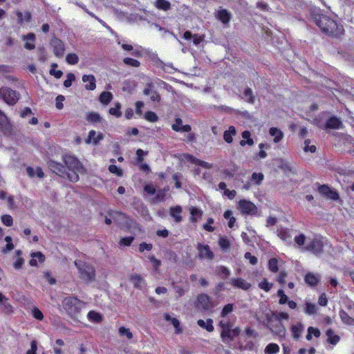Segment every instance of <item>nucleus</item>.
<instances>
[{"instance_id":"obj_1","label":"nucleus","mask_w":354,"mask_h":354,"mask_svg":"<svg viewBox=\"0 0 354 354\" xmlns=\"http://www.w3.org/2000/svg\"><path fill=\"white\" fill-rule=\"evenodd\" d=\"M316 24L322 32L334 37H338L343 33L342 26L338 25L333 19L326 15H321L315 17Z\"/></svg>"},{"instance_id":"obj_2","label":"nucleus","mask_w":354,"mask_h":354,"mask_svg":"<svg viewBox=\"0 0 354 354\" xmlns=\"http://www.w3.org/2000/svg\"><path fill=\"white\" fill-rule=\"evenodd\" d=\"M64 162L66 165V177L72 182H77L79 180V174L82 173L84 168L80 160L72 155H66L64 157Z\"/></svg>"},{"instance_id":"obj_3","label":"nucleus","mask_w":354,"mask_h":354,"mask_svg":"<svg viewBox=\"0 0 354 354\" xmlns=\"http://www.w3.org/2000/svg\"><path fill=\"white\" fill-rule=\"evenodd\" d=\"M75 265L79 269L81 278L86 282H91L95 279V270L93 266L81 261H75Z\"/></svg>"},{"instance_id":"obj_4","label":"nucleus","mask_w":354,"mask_h":354,"mask_svg":"<svg viewBox=\"0 0 354 354\" xmlns=\"http://www.w3.org/2000/svg\"><path fill=\"white\" fill-rule=\"evenodd\" d=\"M0 98L6 104L13 105L19 100V95L15 91L3 86L0 88Z\"/></svg>"},{"instance_id":"obj_5","label":"nucleus","mask_w":354,"mask_h":354,"mask_svg":"<svg viewBox=\"0 0 354 354\" xmlns=\"http://www.w3.org/2000/svg\"><path fill=\"white\" fill-rule=\"evenodd\" d=\"M64 306L68 313L73 315L84 306V303L75 297H68L64 299Z\"/></svg>"},{"instance_id":"obj_6","label":"nucleus","mask_w":354,"mask_h":354,"mask_svg":"<svg viewBox=\"0 0 354 354\" xmlns=\"http://www.w3.org/2000/svg\"><path fill=\"white\" fill-rule=\"evenodd\" d=\"M196 249L198 250L197 257L199 259L212 261L214 258V254L208 245L198 243Z\"/></svg>"},{"instance_id":"obj_7","label":"nucleus","mask_w":354,"mask_h":354,"mask_svg":"<svg viewBox=\"0 0 354 354\" xmlns=\"http://www.w3.org/2000/svg\"><path fill=\"white\" fill-rule=\"evenodd\" d=\"M324 242L320 239H315L308 243L307 246L304 248L306 251H310L315 255H319L323 251Z\"/></svg>"},{"instance_id":"obj_8","label":"nucleus","mask_w":354,"mask_h":354,"mask_svg":"<svg viewBox=\"0 0 354 354\" xmlns=\"http://www.w3.org/2000/svg\"><path fill=\"white\" fill-rule=\"evenodd\" d=\"M239 209L243 214H253L256 212V206L247 200H241L239 202Z\"/></svg>"},{"instance_id":"obj_9","label":"nucleus","mask_w":354,"mask_h":354,"mask_svg":"<svg viewBox=\"0 0 354 354\" xmlns=\"http://www.w3.org/2000/svg\"><path fill=\"white\" fill-rule=\"evenodd\" d=\"M266 325L270 330L279 337H284L286 335V328L281 322L266 321Z\"/></svg>"},{"instance_id":"obj_10","label":"nucleus","mask_w":354,"mask_h":354,"mask_svg":"<svg viewBox=\"0 0 354 354\" xmlns=\"http://www.w3.org/2000/svg\"><path fill=\"white\" fill-rule=\"evenodd\" d=\"M214 17L217 20L221 21L223 25L227 26L232 19V14L226 9H220L214 13Z\"/></svg>"},{"instance_id":"obj_11","label":"nucleus","mask_w":354,"mask_h":354,"mask_svg":"<svg viewBox=\"0 0 354 354\" xmlns=\"http://www.w3.org/2000/svg\"><path fill=\"white\" fill-rule=\"evenodd\" d=\"M50 45L53 48V52L55 56L61 57L65 52L64 44L58 38H53L50 41Z\"/></svg>"},{"instance_id":"obj_12","label":"nucleus","mask_w":354,"mask_h":354,"mask_svg":"<svg viewBox=\"0 0 354 354\" xmlns=\"http://www.w3.org/2000/svg\"><path fill=\"white\" fill-rule=\"evenodd\" d=\"M319 193L327 198L336 201L339 198V194L327 185H321L318 188Z\"/></svg>"},{"instance_id":"obj_13","label":"nucleus","mask_w":354,"mask_h":354,"mask_svg":"<svg viewBox=\"0 0 354 354\" xmlns=\"http://www.w3.org/2000/svg\"><path fill=\"white\" fill-rule=\"evenodd\" d=\"M48 167L53 172L64 178H67L66 167L60 163L50 160L48 162Z\"/></svg>"},{"instance_id":"obj_14","label":"nucleus","mask_w":354,"mask_h":354,"mask_svg":"<svg viewBox=\"0 0 354 354\" xmlns=\"http://www.w3.org/2000/svg\"><path fill=\"white\" fill-rule=\"evenodd\" d=\"M266 321L270 322H281L282 320H288L289 315L287 313L284 312H272L270 314H266Z\"/></svg>"},{"instance_id":"obj_15","label":"nucleus","mask_w":354,"mask_h":354,"mask_svg":"<svg viewBox=\"0 0 354 354\" xmlns=\"http://www.w3.org/2000/svg\"><path fill=\"white\" fill-rule=\"evenodd\" d=\"M21 39L24 41V48L27 50H32L35 48L36 35L32 33H28L21 36Z\"/></svg>"},{"instance_id":"obj_16","label":"nucleus","mask_w":354,"mask_h":354,"mask_svg":"<svg viewBox=\"0 0 354 354\" xmlns=\"http://www.w3.org/2000/svg\"><path fill=\"white\" fill-rule=\"evenodd\" d=\"M104 138V136L102 133H97L91 130L88 132V138L85 140V142L86 144H93L94 145H97L100 140H102Z\"/></svg>"},{"instance_id":"obj_17","label":"nucleus","mask_w":354,"mask_h":354,"mask_svg":"<svg viewBox=\"0 0 354 354\" xmlns=\"http://www.w3.org/2000/svg\"><path fill=\"white\" fill-rule=\"evenodd\" d=\"M230 283L234 287L241 288L244 290H248L251 287V284L249 282L239 277L231 279Z\"/></svg>"},{"instance_id":"obj_18","label":"nucleus","mask_w":354,"mask_h":354,"mask_svg":"<svg viewBox=\"0 0 354 354\" xmlns=\"http://www.w3.org/2000/svg\"><path fill=\"white\" fill-rule=\"evenodd\" d=\"M305 281L309 286H316L320 280V275L317 273L308 272L306 274L304 277Z\"/></svg>"},{"instance_id":"obj_19","label":"nucleus","mask_w":354,"mask_h":354,"mask_svg":"<svg viewBox=\"0 0 354 354\" xmlns=\"http://www.w3.org/2000/svg\"><path fill=\"white\" fill-rule=\"evenodd\" d=\"M197 306L203 309H209L211 307L209 297L205 294L199 295L197 297Z\"/></svg>"},{"instance_id":"obj_20","label":"nucleus","mask_w":354,"mask_h":354,"mask_svg":"<svg viewBox=\"0 0 354 354\" xmlns=\"http://www.w3.org/2000/svg\"><path fill=\"white\" fill-rule=\"evenodd\" d=\"M143 93L145 95H149L150 99L153 102H159L160 100L159 94L153 89L152 86L149 84H147L145 86Z\"/></svg>"},{"instance_id":"obj_21","label":"nucleus","mask_w":354,"mask_h":354,"mask_svg":"<svg viewBox=\"0 0 354 354\" xmlns=\"http://www.w3.org/2000/svg\"><path fill=\"white\" fill-rule=\"evenodd\" d=\"M182 211V207L178 205L169 208V214L176 223H180L183 220L181 216Z\"/></svg>"},{"instance_id":"obj_22","label":"nucleus","mask_w":354,"mask_h":354,"mask_svg":"<svg viewBox=\"0 0 354 354\" xmlns=\"http://www.w3.org/2000/svg\"><path fill=\"white\" fill-rule=\"evenodd\" d=\"M130 281L136 288L141 289L145 286V281L139 274H132L130 277Z\"/></svg>"},{"instance_id":"obj_23","label":"nucleus","mask_w":354,"mask_h":354,"mask_svg":"<svg viewBox=\"0 0 354 354\" xmlns=\"http://www.w3.org/2000/svg\"><path fill=\"white\" fill-rule=\"evenodd\" d=\"M290 330L293 337L296 339H298L304 330V326L301 322H297L296 324L291 326Z\"/></svg>"},{"instance_id":"obj_24","label":"nucleus","mask_w":354,"mask_h":354,"mask_svg":"<svg viewBox=\"0 0 354 354\" xmlns=\"http://www.w3.org/2000/svg\"><path fill=\"white\" fill-rule=\"evenodd\" d=\"M82 81L87 82L88 84L85 86L86 89L93 91L95 88V78L93 75H84L82 76Z\"/></svg>"},{"instance_id":"obj_25","label":"nucleus","mask_w":354,"mask_h":354,"mask_svg":"<svg viewBox=\"0 0 354 354\" xmlns=\"http://www.w3.org/2000/svg\"><path fill=\"white\" fill-rule=\"evenodd\" d=\"M30 256L32 259L30 260L29 263L31 266H37V260L40 263L44 262L45 260V256L40 252H32Z\"/></svg>"},{"instance_id":"obj_26","label":"nucleus","mask_w":354,"mask_h":354,"mask_svg":"<svg viewBox=\"0 0 354 354\" xmlns=\"http://www.w3.org/2000/svg\"><path fill=\"white\" fill-rule=\"evenodd\" d=\"M339 315L344 324L349 326H354V318L352 317L348 313L342 310L339 311Z\"/></svg>"},{"instance_id":"obj_27","label":"nucleus","mask_w":354,"mask_h":354,"mask_svg":"<svg viewBox=\"0 0 354 354\" xmlns=\"http://www.w3.org/2000/svg\"><path fill=\"white\" fill-rule=\"evenodd\" d=\"M269 133L271 136L274 137L273 141L275 143L279 142L283 137V132L276 127H271L269 130Z\"/></svg>"},{"instance_id":"obj_28","label":"nucleus","mask_w":354,"mask_h":354,"mask_svg":"<svg viewBox=\"0 0 354 354\" xmlns=\"http://www.w3.org/2000/svg\"><path fill=\"white\" fill-rule=\"evenodd\" d=\"M342 125V122L336 117L330 118L326 124V128L328 129H339Z\"/></svg>"},{"instance_id":"obj_29","label":"nucleus","mask_w":354,"mask_h":354,"mask_svg":"<svg viewBox=\"0 0 354 354\" xmlns=\"http://www.w3.org/2000/svg\"><path fill=\"white\" fill-rule=\"evenodd\" d=\"M154 6L158 10L167 11L171 8V3L167 0H156Z\"/></svg>"},{"instance_id":"obj_30","label":"nucleus","mask_w":354,"mask_h":354,"mask_svg":"<svg viewBox=\"0 0 354 354\" xmlns=\"http://www.w3.org/2000/svg\"><path fill=\"white\" fill-rule=\"evenodd\" d=\"M86 120L88 122L98 123L102 121V117L96 112H88L86 114Z\"/></svg>"},{"instance_id":"obj_31","label":"nucleus","mask_w":354,"mask_h":354,"mask_svg":"<svg viewBox=\"0 0 354 354\" xmlns=\"http://www.w3.org/2000/svg\"><path fill=\"white\" fill-rule=\"evenodd\" d=\"M198 326L203 328H205L208 332H212L214 329L213 326V321L211 319H208L207 321L199 319L197 322Z\"/></svg>"},{"instance_id":"obj_32","label":"nucleus","mask_w":354,"mask_h":354,"mask_svg":"<svg viewBox=\"0 0 354 354\" xmlns=\"http://www.w3.org/2000/svg\"><path fill=\"white\" fill-rule=\"evenodd\" d=\"M236 135V129L234 127L231 126L227 131H225L223 134V139L227 143H231L233 140V136Z\"/></svg>"},{"instance_id":"obj_33","label":"nucleus","mask_w":354,"mask_h":354,"mask_svg":"<svg viewBox=\"0 0 354 354\" xmlns=\"http://www.w3.org/2000/svg\"><path fill=\"white\" fill-rule=\"evenodd\" d=\"M26 171L30 177L37 176L38 178H42L44 176V172L41 168H36L35 169L28 167L26 168Z\"/></svg>"},{"instance_id":"obj_34","label":"nucleus","mask_w":354,"mask_h":354,"mask_svg":"<svg viewBox=\"0 0 354 354\" xmlns=\"http://www.w3.org/2000/svg\"><path fill=\"white\" fill-rule=\"evenodd\" d=\"M243 98L245 100V102H247L248 103H250V104L254 103V100H255L254 95H253L252 91L249 88H247L245 89V91L243 92Z\"/></svg>"},{"instance_id":"obj_35","label":"nucleus","mask_w":354,"mask_h":354,"mask_svg":"<svg viewBox=\"0 0 354 354\" xmlns=\"http://www.w3.org/2000/svg\"><path fill=\"white\" fill-rule=\"evenodd\" d=\"M317 308L315 304H312L310 301H306L304 312L306 314L312 315L317 313Z\"/></svg>"},{"instance_id":"obj_36","label":"nucleus","mask_w":354,"mask_h":354,"mask_svg":"<svg viewBox=\"0 0 354 354\" xmlns=\"http://www.w3.org/2000/svg\"><path fill=\"white\" fill-rule=\"evenodd\" d=\"M326 335L328 342L332 344H336L339 341V337L331 329L327 330Z\"/></svg>"},{"instance_id":"obj_37","label":"nucleus","mask_w":354,"mask_h":354,"mask_svg":"<svg viewBox=\"0 0 354 354\" xmlns=\"http://www.w3.org/2000/svg\"><path fill=\"white\" fill-rule=\"evenodd\" d=\"M0 127L3 130L8 131L10 124L6 115L0 110Z\"/></svg>"},{"instance_id":"obj_38","label":"nucleus","mask_w":354,"mask_h":354,"mask_svg":"<svg viewBox=\"0 0 354 354\" xmlns=\"http://www.w3.org/2000/svg\"><path fill=\"white\" fill-rule=\"evenodd\" d=\"M279 351V346L274 343H270L265 348L266 354H276Z\"/></svg>"},{"instance_id":"obj_39","label":"nucleus","mask_w":354,"mask_h":354,"mask_svg":"<svg viewBox=\"0 0 354 354\" xmlns=\"http://www.w3.org/2000/svg\"><path fill=\"white\" fill-rule=\"evenodd\" d=\"M113 95L108 91L102 92L100 95V101L104 104H108L112 100Z\"/></svg>"},{"instance_id":"obj_40","label":"nucleus","mask_w":354,"mask_h":354,"mask_svg":"<svg viewBox=\"0 0 354 354\" xmlns=\"http://www.w3.org/2000/svg\"><path fill=\"white\" fill-rule=\"evenodd\" d=\"M216 271L218 274L221 276V277L223 279H226L230 274V270L223 266H218L216 268Z\"/></svg>"},{"instance_id":"obj_41","label":"nucleus","mask_w":354,"mask_h":354,"mask_svg":"<svg viewBox=\"0 0 354 354\" xmlns=\"http://www.w3.org/2000/svg\"><path fill=\"white\" fill-rule=\"evenodd\" d=\"M121 104L119 102L115 104L114 107H111L109 109V113L112 115L115 116L116 118H120L122 115Z\"/></svg>"},{"instance_id":"obj_42","label":"nucleus","mask_w":354,"mask_h":354,"mask_svg":"<svg viewBox=\"0 0 354 354\" xmlns=\"http://www.w3.org/2000/svg\"><path fill=\"white\" fill-rule=\"evenodd\" d=\"M219 326L221 329L231 330L233 323L225 317L219 322Z\"/></svg>"},{"instance_id":"obj_43","label":"nucleus","mask_w":354,"mask_h":354,"mask_svg":"<svg viewBox=\"0 0 354 354\" xmlns=\"http://www.w3.org/2000/svg\"><path fill=\"white\" fill-rule=\"evenodd\" d=\"M66 61L68 64L74 65L79 62V57L75 53H68L66 55Z\"/></svg>"},{"instance_id":"obj_44","label":"nucleus","mask_w":354,"mask_h":354,"mask_svg":"<svg viewBox=\"0 0 354 354\" xmlns=\"http://www.w3.org/2000/svg\"><path fill=\"white\" fill-rule=\"evenodd\" d=\"M0 306H3L4 309L9 312L10 311V305L8 302V299L0 292Z\"/></svg>"},{"instance_id":"obj_45","label":"nucleus","mask_w":354,"mask_h":354,"mask_svg":"<svg viewBox=\"0 0 354 354\" xmlns=\"http://www.w3.org/2000/svg\"><path fill=\"white\" fill-rule=\"evenodd\" d=\"M190 213L192 214L191 221L193 223H196L197 221V219L195 218V216H201L202 215L201 210L195 207H190Z\"/></svg>"},{"instance_id":"obj_46","label":"nucleus","mask_w":354,"mask_h":354,"mask_svg":"<svg viewBox=\"0 0 354 354\" xmlns=\"http://www.w3.org/2000/svg\"><path fill=\"white\" fill-rule=\"evenodd\" d=\"M120 335L121 336H126L127 339H130L133 337V334L130 332L129 328H127L124 326H121L119 328L118 331Z\"/></svg>"},{"instance_id":"obj_47","label":"nucleus","mask_w":354,"mask_h":354,"mask_svg":"<svg viewBox=\"0 0 354 354\" xmlns=\"http://www.w3.org/2000/svg\"><path fill=\"white\" fill-rule=\"evenodd\" d=\"M304 150L306 152L314 153L316 151V147L314 145H310V141L309 140H306L304 141Z\"/></svg>"},{"instance_id":"obj_48","label":"nucleus","mask_w":354,"mask_h":354,"mask_svg":"<svg viewBox=\"0 0 354 354\" xmlns=\"http://www.w3.org/2000/svg\"><path fill=\"white\" fill-rule=\"evenodd\" d=\"M75 76L73 73H69L66 75V80L64 82V86L68 88L71 86L72 82L75 81Z\"/></svg>"},{"instance_id":"obj_49","label":"nucleus","mask_w":354,"mask_h":354,"mask_svg":"<svg viewBox=\"0 0 354 354\" xmlns=\"http://www.w3.org/2000/svg\"><path fill=\"white\" fill-rule=\"evenodd\" d=\"M268 267L270 271L276 272L278 270V261L276 259H271L268 262Z\"/></svg>"},{"instance_id":"obj_50","label":"nucleus","mask_w":354,"mask_h":354,"mask_svg":"<svg viewBox=\"0 0 354 354\" xmlns=\"http://www.w3.org/2000/svg\"><path fill=\"white\" fill-rule=\"evenodd\" d=\"M145 118L147 120L152 122H155L158 120V115L152 111H147L145 113Z\"/></svg>"},{"instance_id":"obj_51","label":"nucleus","mask_w":354,"mask_h":354,"mask_svg":"<svg viewBox=\"0 0 354 354\" xmlns=\"http://www.w3.org/2000/svg\"><path fill=\"white\" fill-rule=\"evenodd\" d=\"M109 170L111 173L115 174L118 176H122L123 174L122 170L115 165H109Z\"/></svg>"},{"instance_id":"obj_52","label":"nucleus","mask_w":354,"mask_h":354,"mask_svg":"<svg viewBox=\"0 0 354 354\" xmlns=\"http://www.w3.org/2000/svg\"><path fill=\"white\" fill-rule=\"evenodd\" d=\"M259 286L266 292H268L272 287V283H269L266 279H263L259 283Z\"/></svg>"},{"instance_id":"obj_53","label":"nucleus","mask_w":354,"mask_h":354,"mask_svg":"<svg viewBox=\"0 0 354 354\" xmlns=\"http://www.w3.org/2000/svg\"><path fill=\"white\" fill-rule=\"evenodd\" d=\"M259 148L260 149V151L258 153V156L261 159L266 158L267 153L265 151L264 149H268L269 147L266 144L260 143L259 145Z\"/></svg>"},{"instance_id":"obj_54","label":"nucleus","mask_w":354,"mask_h":354,"mask_svg":"<svg viewBox=\"0 0 354 354\" xmlns=\"http://www.w3.org/2000/svg\"><path fill=\"white\" fill-rule=\"evenodd\" d=\"M233 310V304H228L225 305L222 311H221V316L223 318H225L229 313H232Z\"/></svg>"},{"instance_id":"obj_55","label":"nucleus","mask_w":354,"mask_h":354,"mask_svg":"<svg viewBox=\"0 0 354 354\" xmlns=\"http://www.w3.org/2000/svg\"><path fill=\"white\" fill-rule=\"evenodd\" d=\"M219 246L223 249H227L230 246V241L225 237H221L218 241Z\"/></svg>"},{"instance_id":"obj_56","label":"nucleus","mask_w":354,"mask_h":354,"mask_svg":"<svg viewBox=\"0 0 354 354\" xmlns=\"http://www.w3.org/2000/svg\"><path fill=\"white\" fill-rule=\"evenodd\" d=\"M1 219V222L6 226H11L12 225V218L10 215H3Z\"/></svg>"},{"instance_id":"obj_57","label":"nucleus","mask_w":354,"mask_h":354,"mask_svg":"<svg viewBox=\"0 0 354 354\" xmlns=\"http://www.w3.org/2000/svg\"><path fill=\"white\" fill-rule=\"evenodd\" d=\"M134 238L133 236H127L122 238L119 242L120 245L129 246L133 242Z\"/></svg>"},{"instance_id":"obj_58","label":"nucleus","mask_w":354,"mask_h":354,"mask_svg":"<svg viewBox=\"0 0 354 354\" xmlns=\"http://www.w3.org/2000/svg\"><path fill=\"white\" fill-rule=\"evenodd\" d=\"M124 62L127 65H129V66H131L133 67H138L140 66V62L138 60L132 59V58H129V57L124 58Z\"/></svg>"},{"instance_id":"obj_59","label":"nucleus","mask_w":354,"mask_h":354,"mask_svg":"<svg viewBox=\"0 0 354 354\" xmlns=\"http://www.w3.org/2000/svg\"><path fill=\"white\" fill-rule=\"evenodd\" d=\"M109 215L111 216L113 218V220L120 223V221L123 220L125 218L124 214L120 213V212H113L112 214L109 213Z\"/></svg>"},{"instance_id":"obj_60","label":"nucleus","mask_w":354,"mask_h":354,"mask_svg":"<svg viewBox=\"0 0 354 354\" xmlns=\"http://www.w3.org/2000/svg\"><path fill=\"white\" fill-rule=\"evenodd\" d=\"M221 336L222 339L225 342L227 339H232L231 330L221 329Z\"/></svg>"},{"instance_id":"obj_61","label":"nucleus","mask_w":354,"mask_h":354,"mask_svg":"<svg viewBox=\"0 0 354 354\" xmlns=\"http://www.w3.org/2000/svg\"><path fill=\"white\" fill-rule=\"evenodd\" d=\"M263 179V174L262 173H253L252 175V180L256 181L257 185H259Z\"/></svg>"},{"instance_id":"obj_62","label":"nucleus","mask_w":354,"mask_h":354,"mask_svg":"<svg viewBox=\"0 0 354 354\" xmlns=\"http://www.w3.org/2000/svg\"><path fill=\"white\" fill-rule=\"evenodd\" d=\"M148 259L151 261L152 266L154 267L155 269H158L160 265L161 262L160 260L157 259L154 256L149 255L148 257Z\"/></svg>"},{"instance_id":"obj_63","label":"nucleus","mask_w":354,"mask_h":354,"mask_svg":"<svg viewBox=\"0 0 354 354\" xmlns=\"http://www.w3.org/2000/svg\"><path fill=\"white\" fill-rule=\"evenodd\" d=\"M171 324L176 329V334H180L183 332L182 328L180 326V322L176 318L171 319Z\"/></svg>"},{"instance_id":"obj_64","label":"nucleus","mask_w":354,"mask_h":354,"mask_svg":"<svg viewBox=\"0 0 354 354\" xmlns=\"http://www.w3.org/2000/svg\"><path fill=\"white\" fill-rule=\"evenodd\" d=\"M183 125V121L180 118H178L175 120V123L172 124L171 128L175 131H179L180 127Z\"/></svg>"}]
</instances>
